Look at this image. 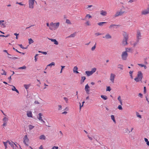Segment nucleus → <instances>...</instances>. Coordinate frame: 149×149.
Returning <instances> with one entry per match:
<instances>
[{
    "mask_svg": "<svg viewBox=\"0 0 149 149\" xmlns=\"http://www.w3.org/2000/svg\"><path fill=\"white\" fill-rule=\"evenodd\" d=\"M29 141V139L27 137V135H26L24 136L23 139V143L27 146H28V143Z\"/></svg>",
    "mask_w": 149,
    "mask_h": 149,
    "instance_id": "obj_2",
    "label": "nucleus"
},
{
    "mask_svg": "<svg viewBox=\"0 0 149 149\" xmlns=\"http://www.w3.org/2000/svg\"><path fill=\"white\" fill-rule=\"evenodd\" d=\"M13 88H12V90L15 91L17 93H19V91L17 90L15 86H13Z\"/></svg>",
    "mask_w": 149,
    "mask_h": 149,
    "instance_id": "obj_27",
    "label": "nucleus"
},
{
    "mask_svg": "<svg viewBox=\"0 0 149 149\" xmlns=\"http://www.w3.org/2000/svg\"><path fill=\"white\" fill-rule=\"evenodd\" d=\"M8 143L10 145L11 147H12L13 149H16V148L17 147L16 144L14 143L13 142H10L9 141H7Z\"/></svg>",
    "mask_w": 149,
    "mask_h": 149,
    "instance_id": "obj_6",
    "label": "nucleus"
},
{
    "mask_svg": "<svg viewBox=\"0 0 149 149\" xmlns=\"http://www.w3.org/2000/svg\"><path fill=\"white\" fill-rule=\"evenodd\" d=\"M100 14L103 16H106L107 14V13L106 11L102 10L101 11Z\"/></svg>",
    "mask_w": 149,
    "mask_h": 149,
    "instance_id": "obj_15",
    "label": "nucleus"
},
{
    "mask_svg": "<svg viewBox=\"0 0 149 149\" xmlns=\"http://www.w3.org/2000/svg\"><path fill=\"white\" fill-rule=\"evenodd\" d=\"M133 72V71H130L129 72L131 78L132 79H133V77L132 74Z\"/></svg>",
    "mask_w": 149,
    "mask_h": 149,
    "instance_id": "obj_41",
    "label": "nucleus"
},
{
    "mask_svg": "<svg viewBox=\"0 0 149 149\" xmlns=\"http://www.w3.org/2000/svg\"><path fill=\"white\" fill-rule=\"evenodd\" d=\"M86 74H87L88 76H89L93 74L92 73V72L91 71H86L85 72Z\"/></svg>",
    "mask_w": 149,
    "mask_h": 149,
    "instance_id": "obj_18",
    "label": "nucleus"
},
{
    "mask_svg": "<svg viewBox=\"0 0 149 149\" xmlns=\"http://www.w3.org/2000/svg\"><path fill=\"white\" fill-rule=\"evenodd\" d=\"M3 52H6L7 54L9 56H11V55L9 54L8 52H7V50H4L3 51Z\"/></svg>",
    "mask_w": 149,
    "mask_h": 149,
    "instance_id": "obj_60",
    "label": "nucleus"
},
{
    "mask_svg": "<svg viewBox=\"0 0 149 149\" xmlns=\"http://www.w3.org/2000/svg\"><path fill=\"white\" fill-rule=\"evenodd\" d=\"M34 127V126L30 125L29 126V130H31Z\"/></svg>",
    "mask_w": 149,
    "mask_h": 149,
    "instance_id": "obj_40",
    "label": "nucleus"
},
{
    "mask_svg": "<svg viewBox=\"0 0 149 149\" xmlns=\"http://www.w3.org/2000/svg\"><path fill=\"white\" fill-rule=\"evenodd\" d=\"M89 88L88 84H87L85 88V90L86 91V93L88 94H89V90L88 89Z\"/></svg>",
    "mask_w": 149,
    "mask_h": 149,
    "instance_id": "obj_10",
    "label": "nucleus"
},
{
    "mask_svg": "<svg viewBox=\"0 0 149 149\" xmlns=\"http://www.w3.org/2000/svg\"><path fill=\"white\" fill-rule=\"evenodd\" d=\"M139 96L140 97H141L142 98L143 97V95L141 93H139Z\"/></svg>",
    "mask_w": 149,
    "mask_h": 149,
    "instance_id": "obj_64",
    "label": "nucleus"
},
{
    "mask_svg": "<svg viewBox=\"0 0 149 149\" xmlns=\"http://www.w3.org/2000/svg\"><path fill=\"white\" fill-rule=\"evenodd\" d=\"M128 54L126 52H123L121 55V58L123 60H126L128 56Z\"/></svg>",
    "mask_w": 149,
    "mask_h": 149,
    "instance_id": "obj_3",
    "label": "nucleus"
},
{
    "mask_svg": "<svg viewBox=\"0 0 149 149\" xmlns=\"http://www.w3.org/2000/svg\"><path fill=\"white\" fill-rule=\"evenodd\" d=\"M143 78V74L141 71H139L138 72L137 77H136L134 80L137 82L141 81L142 82V79Z\"/></svg>",
    "mask_w": 149,
    "mask_h": 149,
    "instance_id": "obj_1",
    "label": "nucleus"
},
{
    "mask_svg": "<svg viewBox=\"0 0 149 149\" xmlns=\"http://www.w3.org/2000/svg\"><path fill=\"white\" fill-rule=\"evenodd\" d=\"M128 39L123 38V44L124 45H125L127 44V41Z\"/></svg>",
    "mask_w": 149,
    "mask_h": 149,
    "instance_id": "obj_14",
    "label": "nucleus"
},
{
    "mask_svg": "<svg viewBox=\"0 0 149 149\" xmlns=\"http://www.w3.org/2000/svg\"><path fill=\"white\" fill-rule=\"evenodd\" d=\"M10 36V35L9 34H8L6 36L4 35H0V37H7L9 36Z\"/></svg>",
    "mask_w": 149,
    "mask_h": 149,
    "instance_id": "obj_49",
    "label": "nucleus"
},
{
    "mask_svg": "<svg viewBox=\"0 0 149 149\" xmlns=\"http://www.w3.org/2000/svg\"><path fill=\"white\" fill-rule=\"evenodd\" d=\"M35 0H29V8H30L33 9L34 8V6Z\"/></svg>",
    "mask_w": 149,
    "mask_h": 149,
    "instance_id": "obj_4",
    "label": "nucleus"
},
{
    "mask_svg": "<svg viewBox=\"0 0 149 149\" xmlns=\"http://www.w3.org/2000/svg\"><path fill=\"white\" fill-rule=\"evenodd\" d=\"M8 119L7 118L5 117L3 119V121L4 123H7V121H8Z\"/></svg>",
    "mask_w": 149,
    "mask_h": 149,
    "instance_id": "obj_35",
    "label": "nucleus"
},
{
    "mask_svg": "<svg viewBox=\"0 0 149 149\" xmlns=\"http://www.w3.org/2000/svg\"><path fill=\"white\" fill-rule=\"evenodd\" d=\"M49 39L52 42H54V44L55 45H57L58 44V42L56 41V40L55 39Z\"/></svg>",
    "mask_w": 149,
    "mask_h": 149,
    "instance_id": "obj_19",
    "label": "nucleus"
},
{
    "mask_svg": "<svg viewBox=\"0 0 149 149\" xmlns=\"http://www.w3.org/2000/svg\"><path fill=\"white\" fill-rule=\"evenodd\" d=\"M136 116L137 117L140 118H141V115H139V113H138V112H136Z\"/></svg>",
    "mask_w": 149,
    "mask_h": 149,
    "instance_id": "obj_51",
    "label": "nucleus"
},
{
    "mask_svg": "<svg viewBox=\"0 0 149 149\" xmlns=\"http://www.w3.org/2000/svg\"><path fill=\"white\" fill-rule=\"evenodd\" d=\"M92 17L91 16V15L89 14H86L85 17L84 19H82L83 20H86V19L87 18H90L91 17Z\"/></svg>",
    "mask_w": 149,
    "mask_h": 149,
    "instance_id": "obj_23",
    "label": "nucleus"
},
{
    "mask_svg": "<svg viewBox=\"0 0 149 149\" xmlns=\"http://www.w3.org/2000/svg\"><path fill=\"white\" fill-rule=\"evenodd\" d=\"M55 65V63L54 62H52L51 63L49 64V65H48L47 66H50V67H51L52 66V65Z\"/></svg>",
    "mask_w": 149,
    "mask_h": 149,
    "instance_id": "obj_42",
    "label": "nucleus"
},
{
    "mask_svg": "<svg viewBox=\"0 0 149 149\" xmlns=\"http://www.w3.org/2000/svg\"><path fill=\"white\" fill-rule=\"evenodd\" d=\"M3 143L4 144V146H5V149H6L7 148V143H8L7 142V141L6 142L3 141Z\"/></svg>",
    "mask_w": 149,
    "mask_h": 149,
    "instance_id": "obj_39",
    "label": "nucleus"
},
{
    "mask_svg": "<svg viewBox=\"0 0 149 149\" xmlns=\"http://www.w3.org/2000/svg\"><path fill=\"white\" fill-rule=\"evenodd\" d=\"M86 25L87 26H90L91 25V24H90V22H89V21H87L86 22Z\"/></svg>",
    "mask_w": 149,
    "mask_h": 149,
    "instance_id": "obj_53",
    "label": "nucleus"
},
{
    "mask_svg": "<svg viewBox=\"0 0 149 149\" xmlns=\"http://www.w3.org/2000/svg\"><path fill=\"white\" fill-rule=\"evenodd\" d=\"M115 75L113 73H111L110 75V80L113 83H114V79L115 77Z\"/></svg>",
    "mask_w": 149,
    "mask_h": 149,
    "instance_id": "obj_7",
    "label": "nucleus"
},
{
    "mask_svg": "<svg viewBox=\"0 0 149 149\" xmlns=\"http://www.w3.org/2000/svg\"><path fill=\"white\" fill-rule=\"evenodd\" d=\"M102 34L101 33H95V35L97 36H99V35H101Z\"/></svg>",
    "mask_w": 149,
    "mask_h": 149,
    "instance_id": "obj_57",
    "label": "nucleus"
},
{
    "mask_svg": "<svg viewBox=\"0 0 149 149\" xmlns=\"http://www.w3.org/2000/svg\"><path fill=\"white\" fill-rule=\"evenodd\" d=\"M59 25V23L58 22L56 23H54V26L53 27L55 28V29H57Z\"/></svg>",
    "mask_w": 149,
    "mask_h": 149,
    "instance_id": "obj_22",
    "label": "nucleus"
},
{
    "mask_svg": "<svg viewBox=\"0 0 149 149\" xmlns=\"http://www.w3.org/2000/svg\"><path fill=\"white\" fill-rule=\"evenodd\" d=\"M125 52H126L127 53V52H132V50L131 48H126Z\"/></svg>",
    "mask_w": 149,
    "mask_h": 149,
    "instance_id": "obj_37",
    "label": "nucleus"
},
{
    "mask_svg": "<svg viewBox=\"0 0 149 149\" xmlns=\"http://www.w3.org/2000/svg\"><path fill=\"white\" fill-rule=\"evenodd\" d=\"M141 14L142 15H146L149 14V8L142 10L141 12Z\"/></svg>",
    "mask_w": 149,
    "mask_h": 149,
    "instance_id": "obj_5",
    "label": "nucleus"
},
{
    "mask_svg": "<svg viewBox=\"0 0 149 149\" xmlns=\"http://www.w3.org/2000/svg\"><path fill=\"white\" fill-rule=\"evenodd\" d=\"M118 100L119 101L120 104L121 105H122V100L121 99V97L120 96H119L118 98Z\"/></svg>",
    "mask_w": 149,
    "mask_h": 149,
    "instance_id": "obj_24",
    "label": "nucleus"
},
{
    "mask_svg": "<svg viewBox=\"0 0 149 149\" xmlns=\"http://www.w3.org/2000/svg\"><path fill=\"white\" fill-rule=\"evenodd\" d=\"M86 78L85 77H82L80 81V83L82 84L84 82V80L86 79Z\"/></svg>",
    "mask_w": 149,
    "mask_h": 149,
    "instance_id": "obj_25",
    "label": "nucleus"
},
{
    "mask_svg": "<svg viewBox=\"0 0 149 149\" xmlns=\"http://www.w3.org/2000/svg\"><path fill=\"white\" fill-rule=\"evenodd\" d=\"M6 22H3V23H1V24H0L1 27L3 28H4L6 27Z\"/></svg>",
    "mask_w": 149,
    "mask_h": 149,
    "instance_id": "obj_38",
    "label": "nucleus"
},
{
    "mask_svg": "<svg viewBox=\"0 0 149 149\" xmlns=\"http://www.w3.org/2000/svg\"><path fill=\"white\" fill-rule=\"evenodd\" d=\"M138 65L139 66H140L141 67H144V68L145 69L147 68V67L146 66L144 65H143V64H139V63L138 64Z\"/></svg>",
    "mask_w": 149,
    "mask_h": 149,
    "instance_id": "obj_34",
    "label": "nucleus"
},
{
    "mask_svg": "<svg viewBox=\"0 0 149 149\" xmlns=\"http://www.w3.org/2000/svg\"><path fill=\"white\" fill-rule=\"evenodd\" d=\"M78 68L77 66H75L74 67L73 69V71L74 73H78L79 72L77 71Z\"/></svg>",
    "mask_w": 149,
    "mask_h": 149,
    "instance_id": "obj_17",
    "label": "nucleus"
},
{
    "mask_svg": "<svg viewBox=\"0 0 149 149\" xmlns=\"http://www.w3.org/2000/svg\"><path fill=\"white\" fill-rule=\"evenodd\" d=\"M66 23L68 24H71V23L70 21L68 19H66Z\"/></svg>",
    "mask_w": 149,
    "mask_h": 149,
    "instance_id": "obj_44",
    "label": "nucleus"
},
{
    "mask_svg": "<svg viewBox=\"0 0 149 149\" xmlns=\"http://www.w3.org/2000/svg\"><path fill=\"white\" fill-rule=\"evenodd\" d=\"M46 24H47V26L49 27V29L50 30H52V28L51 27V26H50V25H49V24L48 23H47Z\"/></svg>",
    "mask_w": 149,
    "mask_h": 149,
    "instance_id": "obj_52",
    "label": "nucleus"
},
{
    "mask_svg": "<svg viewBox=\"0 0 149 149\" xmlns=\"http://www.w3.org/2000/svg\"><path fill=\"white\" fill-rule=\"evenodd\" d=\"M105 38L107 39H110L111 38V36L109 34H107L105 36V37H103V38Z\"/></svg>",
    "mask_w": 149,
    "mask_h": 149,
    "instance_id": "obj_21",
    "label": "nucleus"
},
{
    "mask_svg": "<svg viewBox=\"0 0 149 149\" xmlns=\"http://www.w3.org/2000/svg\"><path fill=\"white\" fill-rule=\"evenodd\" d=\"M19 45L20 47L22 48V49H26V48H25L24 47H23L22 44Z\"/></svg>",
    "mask_w": 149,
    "mask_h": 149,
    "instance_id": "obj_55",
    "label": "nucleus"
},
{
    "mask_svg": "<svg viewBox=\"0 0 149 149\" xmlns=\"http://www.w3.org/2000/svg\"><path fill=\"white\" fill-rule=\"evenodd\" d=\"M96 43L95 44V45H94L92 47V48L91 49V50L92 51H93L96 48Z\"/></svg>",
    "mask_w": 149,
    "mask_h": 149,
    "instance_id": "obj_46",
    "label": "nucleus"
},
{
    "mask_svg": "<svg viewBox=\"0 0 149 149\" xmlns=\"http://www.w3.org/2000/svg\"><path fill=\"white\" fill-rule=\"evenodd\" d=\"M58 107H59L58 110H61L62 109V106L61 105H58Z\"/></svg>",
    "mask_w": 149,
    "mask_h": 149,
    "instance_id": "obj_61",
    "label": "nucleus"
},
{
    "mask_svg": "<svg viewBox=\"0 0 149 149\" xmlns=\"http://www.w3.org/2000/svg\"><path fill=\"white\" fill-rule=\"evenodd\" d=\"M111 119L113 120V122L115 123H116V121L115 119V118L114 115H111Z\"/></svg>",
    "mask_w": 149,
    "mask_h": 149,
    "instance_id": "obj_33",
    "label": "nucleus"
},
{
    "mask_svg": "<svg viewBox=\"0 0 149 149\" xmlns=\"http://www.w3.org/2000/svg\"><path fill=\"white\" fill-rule=\"evenodd\" d=\"M38 54H36L35 56V61L36 62L37 61V58H36V56H38Z\"/></svg>",
    "mask_w": 149,
    "mask_h": 149,
    "instance_id": "obj_62",
    "label": "nucleus"
},
{
    "mask_svg": "<svg viewBox=\"0 0 149 149\" xmlns=\"http://www.w3.org/2000/svg\"><path fill=\"white\" fill-rule=\"evenodd\" d=\"M101 97L104 100H107V97L106 95H101Z\"/></svg>",
    "mask_w": 149,
    "mask_h": 149,
    "instance_id": "obj_31",
    "label": "nucleus"
},
{
    "mask_svg": "<svg viewBox=\"0 0 149 149\" xmlns=\"http://www.w3.org/2000/svg\"><path fill=\"white\" fill-rule=\"evenodd\" d=\"M26 114L28 117H32V113L31 111H27Z\"/></svg>",
    "mask_w": 149,
    "mask_h": 149,
    "instance_id": "obj_16",
    "label": "nucleus"
},
{
    "mask_svg": "<svg viewBox=\"0 0 149 149\" xmlns=\"http://www.w3.org/2000/svg\"><path fill=\"white\" fill-rule=\"evenodd\" d=\"M123 35L124 37V38L128 39V35L126 32H123Z\"/></svg>",
    "mask_w": 149,
    "mask_h": 149,
    "instance_id": "obj_13",
    "label": "nucleus"
},
{
    "mask_svg": "<svg viewBox=\"0 0 149 149\" xmlns=\"http://www.w3.org/2000/svg\"><path fill=\"white\" fill-rule=\"evenodd\" d=\"M144 93H146V88L145 86L144 87Z\"/></svg>",
    "mask_w": 149,
    "mask_h": 149,
    "instance_id": "obj_58",
    "label": "nucleus"
},
{
    "mask_svg": "<svg viewBox=\"0 0 149 149\" xmlns=\"http://www.w3.org/2000/svg\"><path fill=\"white\" fill-rule=\"evenodd\" d=\"M111 90V88L110 86H108L106 88V91H110Z\"/></svg>",
    "mask_w": 149,
    "mask_h": 149,
    "instance_id": "obj_48",
    "label": "nucleus"
},
{
    "mask_svg": "<svg viewBox=\"0 0 149 149\" xmlns=\"http://www.w3.org/2000/svg\"><path fill=\"white\" fill-rule=\"evenodd\" d=\"M30 84H24V87L26 89H28L29 87L30 86Z\"/></svg>",
    "mask_w": 149,
    "mask_h": 149,
    "instance_id": "obj_32",
    "label": "nucleus"
},
{
    "mask_svg": "<svg viewBox=\"0 0 149 149\" xmlns=\"http://www.w3.org/2000/svg\"><path fill=\"white\" fill-rule=\"evenodd\" d=\"M63 99L65 101V102L66 103H68V98L66 97H64Z\"/></svg>",
    "mask_w": 149,
    "mask_h": 149,
    "instance_id": "obj_50",
    "label": "nucleus"
},
{
    "mask_svg": "<svg viewBox=\"0 0 149 149\" xmlns=\"http://www.w3.org/2000/svg\"><path fill=\"white\" fill-rule=\"evenodd\" d=\"M42 114L41 113H39L38 114L39 117H38V118L40 121H41L43 123H45V121L42 119Z\"/></svg>",
    "mask_w": 149,
    "mask_h": 149,
    "instance_id": "obj_12",
    "label": "nucleus"
},
{
    "mask_svg": "<svg viewBox=\"0 0 149 149\" xmlns=\"http://www.w3.org/2000/svg\"><path fill=\"white\" fill-rule=\"evenodd\" d=\"M2 71H3V73H1V74L2 75H6V72L3 69H2Z\"/></svg>",
    "mask_w": 149,
    "mask_h": 149,
    "instance_id": "obj_47",
    "label": "nucleus"
},
{
    "mask_svg": "<svg viewBox=\"0 0 149 149\" xmlns=\"http://www.w3.org/2000/svg\"><path fill=\"white\" fill-rule=\"evenodd\" d=\"M28 40L29 41V44H30L31 43H33L34 41L31 38H29L28 39Z\"/></svg>",
    "mask_w": 149,
    "mask_h": 149,
    "instance_id": "obj_36",
    "label": "nucleus"
},
{
    "mask_svg": "<svg viewBox=\"0 0 149 149\" xmlns=\"http://www.w3.org/2000/svg\"><path fill=\"white\" fill-rule=\"evenodd\" d=\"M46 137L44 134H42L39 137V139L41 140H45Z\"/></svg>",
    "mask_w": 149,
    "mask_h": 149,
    "instance_id": "obj_20",
    "label": "nucleus"
},
{
    "mask_svg": "<svg viewBox=\"0 0 149 149\" xmlns=\"http://www.w3.org/2000/svg\"><path fill=\"white\" fill-rule=\"evenodd\" d=\"M107 23V22H102L98 23L97 24L99 26H102L103 24H106Z\"/></svg>",
    "mask_w": 149,
    "mask_h": 149,
    "instance_id": "obj_29",
    "label": "nucleus"
},
{
    "mask_svg": "<svg viewBox=\"0 0 149 149\" xmlns=\"http://www.w3.org/2000/svg\"><path fill=\"white\" fill-rule=\"evenodd\" d=\"M136 38L141 39V33L139 30H138L137 31V33L136 35Z\"/></svg>",
    "mask_w": 149,
    "mask_h": 149,
    "instance_id": "obj_8",
    "label": "nucleus"
},
{
    "mask_svg": "<svg viewBox=\"0 0 149 149\" xmlns=\"http://www.w3.org/2000/svg\"><path fill=\"white\" fill-rule=\"evenodd\" d=\"M120 26V25H116V24H112L111 25L109 26V28L110 29H112V28H113V29H114V28H117V26Z\"/></svg>",
    "mask_w": 149,
    "mask_h": 149,
    "instance_id": "obj_11",
    "label": "nucleus"
},
{
    "mask_svg": "<svg viewBox=\"0 0 149 149\" xmlns=\"http://www.w3.org/2000/svg\"><path fill=\"white\" fill-rule=\"evenodd\" d=\"M13 49L14 50H15V51H16V52H18L19 53H21V52H19L16 49H15L14 47H13Z\"/></svg>",
    "mask_w": 149,
    "mask_h": 149,
    "instance_id": "obj_56",
    "label": "nucleus"
},
{
    "mask_svg": "<svg viewBox=\"0 0 149 149\" xmlns=\"http://www.w3.org/2000/svg\"><path fill=\"white\" fill-rule=\"evenodd\" d=\"M58 148L57 146H54L53 147L52 149H58Z\"/></svg>",
    "mask_w": 149,
    "mask_h": 149,
    "instance_id": "obj_59",
    "label": "nucleus"
},
{
    "mask_svg": "<svg viewBox=\"0 0 149 149\" xmlns=\"http://www.w3.org/2000/svg\"><path fill=\"white\" fill-rule=\"evenodd\" d=\"M123 65H122L119 64L118 65V68H120L121 70H122L123 68Z\"/></svg>",
    "mask_w": 149,
    "mask_h": 149,
    "instance_id": "obj_26",
    "label": "nucleus"
},
{
    "mask_svg": "<svg viewBox=\"0 0 149 149\" xmlns=\"http://www.w3.org/2000/svg\"><path fill=\"white\" fill-rule=\"evenodd\" d=\"M50 26H52L53 27L54 26V23H53V22H52L50 24Z\"/></svg>",
    "mask_w": 149,
    "mask_h": 149,
    "instance_id": "obj_63",
    "label": "nucleus"
},
{
    "mask_svg": "<svg viewBox=\"0 0 149 149\" xmlns=\"http://www.w3.org/2000/svg\"><path fill=\"white\" fill-rule=\"evenodd\" d=\"M124 12H125L124 11H120V12H117L116 13V14H115V15H114V17H116L118 16H119L123 14Z\"/></svg>",
    "mask_w": 149,
    "mask_h": 149,
    "instance_id": "obj_9",
    "label": "nucleus"
},
{
    "mask_svg": "<svg viewBox=\"0 0 149 149\" xmlns=\"http://www.w3.org/2000/svg\"><path fill=\"white\" fill-rule=\"evenodd\" d=\"M8 57L9 58H11V59H15V60L18 58L16 57H13H13H9V56H8Z\"/></svg>",
    "mask_w": 149,
    "mask_h": 149,
    "instance_id": "obj_43",
    "label": "nucleus"
},
{
    "mask_svg": "<svg viewBox=\"0 0 149 149\" xmlns=\"http://www.w3.org/2000/svg\"><path fill=\"white\" fill-rule=\"evenodd\" d=\"M118 108L119 109V110H122L123 109H122V106H121V105H119L118 106Z\"/></svg>",
    "mask_w": 149,
    "mask_h": 149,
    "instance_id": "obj_54",
    "label": "nucleus"
},
{
    "mask_svg": "<svg viewBox=\"0 0 149 149\" xmlns=\"http://www.w3.org/2000/svg\"><path fill=\"white\" fill-rule=\"evenodd\" d=\"M26 68V66L25 65H24L22 67H19L17 69L18 70H25Z\"/></svg>",
    "mask_w": 149,
    "mask_h": 149,
    "instance_id": "obj_28",
    "label": "nucleus"
},
{
    "mask_svg": "<svg viewBox=\"0 0 149 149\" xmlns=\"http://www.w3.org/2000/svg\"><path fill=\"white\" fill-rule=\"evenodd\" d=\"M76 35V32L71 34L70 36H68V38H73Z\"/></svg>",
    "mask_w": 149,
    "mask_h": 149,
    "instance_id": "obj_30",
    "label": "nucleus"
},
{
    "mask_svg": "<svg viewBox=\"0 0 149 149\" xmlns=\"http://www.w3.org/2000/svg\"><path fill=\"white\" fill-rule=\"evenodd\" d=\"M96 70V69L95 68H94L92 69L91 71L92 72V73L93 74L94 72H95Z\"/></svg>",
    "mask_w": 149,
    "mask_h": 149,
    "instance_id": "obj_45",
    "label": "nucleus"
}]
</instances>
